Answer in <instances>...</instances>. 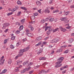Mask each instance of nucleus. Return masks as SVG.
I'll return each instance as SVG.
<instances>
[{"mask_svg": "<svg viewBox=\"0 0 74 74\" xmlns=\"http://www.w3.org/2000/svg\"><path fill=\"white\" fill-rule=\"evenodd\" d=\"M64 58L63 57H60L58 59V62L56 63V64H59L62 63Z\"/></svg>", "mask_w": 74, "mask_h": 74, "instance_id": "f257e3e1", "label": "nucleus"}, {"mask_svg": "<svg viewBox=\"0 0 74 74\" xmlns=\"http://www.w3.org/2000/svg\"><path fill=\"white\" fill-rule=\"evenodd\" d=\"M59 41V38H56L51 40V43H56Z\"/></svg>", "mask_w": 74, "mask_h": 74, "instance_id": "f03ea898", "label": "nucleus"}, {"mask_svg": "<svg viewBox=\"0 0 74 74\" xmlns=\"http://www.w3.org/2000/svg\"><path fill=\"white\" fill-rule=\"evenodd\" d=\"M24 52H25L24 49L20 50L18 55L19 56H22L23 55V53Z\"/></svg>", "mask_w": 74, "mask_h": 74, "instance_id": "7ed1b4c3", "label": "nucleus"}, {"mask_svg": "<svg viewBox=\"0 0 74 74\" xmlns=\"http://www.w3.org/2000/svg\"><path fill=\"white\" fill-rule=\"evenodd\" d=\"M59 28L60 30H61V31L63 32H66V31H67V29L64 28L62 27H60Z\"/></svg>", "mask_w": 74, "mask_h": 74, "instance_id": "20e7f679", "label": "nucleus"}, {"mask_svg": "<svg viewBox=\"0 0 74 74\" xmlns=\"http://www.w3.org/2000/svg\"><path fill=\"white\" fill-rule=\"evenodd\" d=\"M31 69V67L30 66H29L28 68H26L24 69L23 70L25 71V72H26L27 71H28L29 70H30Z\"/></svg>", "mask_w": 74, "mask_h": 74, "instance_id": "39448f33", "label": "nucleus"}, {"mask_svg": "<svg viewBox=\"0 0 74 74\" xmlns=\"http://www.w3.org/2000/svg\"><path fill=\"white\" fill-rule=\"evenodd\" d=\"M42 51H43V50L42 49H40L39 51L37 53V54L38 55H40V53H41L42 52Z\"/></svg>", "mask_w": 74, "mask_h": 74, "instance_id": "423d86ee", "label": "nucleus"}, {"mask_svg": "<svg viewBox=\"0 0 74 74\" xmlns=\"http://www.w3.org/2000/svg\"><path fill=\"white\" fill-rule=\"evenodd\" d=\"M42 38V37H41L40 36L37 38L36 39V40L37 41H40V40H41Z\"/></svg>", "mask_w": 74, "mask_h": 74, "instance_id": "0eeeda50", "label": "nucleus"}, {"mask_svg": "<svg viewBox=\"0 0 74 74\" xmlns=\"http://www.w3.org/2000/svg\"><path fill=\"white\" fill-rule=\"evenodd\" d=\"M52 29L51 28L50 29H49V30L47 32V34H48V35H49L50 34H51V31H52Z\"/></svg>", "mask_w": 74, "mask_h": 74, "instance_id": "6e6552de", "label": "nucleus"}, {"mask_svg": "<svg viewBox=\"0 0 74 74\" xmlns=\"http://www.w3.org/2000/svg\"><path fill=\"white\" fill-rule=\"evenodd\" d=\"M52 27L49 26V27H47L45 28V31H47V30L48 29V30H49V29H51Z\"/></svg>", "mask_w": 74, "mask_h": 74, "instance_id": "1a4fd4ad", "label": "nucleus"}, {"mask_svg": "<svg viewBox=\"0 0 74 74\" xmlns=\"http://www.w3.org/2000/svg\"><path fill=\"white\" fill-rule=\"evenodd\" d=\"M42 72H44L45 73H47L49 72V70L47 71H45V70H43V71H40V73H42Z\"/></svg>", "mask_w": 74, "mask_h": 74, "instance_id": "9d476101", "label": "nucleus"}, {"mask_svg": "<svg viewBox=\"0 0 74 74\" xmlns=\"http://www.w3.org/2000/svg\"><path fill=\"white\" fill-rule=\"evenodd\" d=\"M23 25H21L20 26L19 28V31H21L22 30H23Z\"/></svg>", "mask_w": 74, "mask_h": 74, "instance_id": "9b49d317", "label": "nucleus"}, {"mask_svg": "<svg viewBox=\"0 0 74 74\" xmlns=\"http://www.w3.org/2000/svg\"><path fill=\"white\" fill-rule=\"evenodd\" d=\"M59 29L57 28L54 30L53 31V33H55V32H57V31H59Z\"/></svg>", "mask_w": 74, "mask_h": 74, "instance_id": "f8f14e48", "label": "nucleus"}, {"mask_svg": "<svg viewBox=\"0 0 74 74\" xmlns=\"http://www.w3.org/2000/svg\"><path fill=\"white\" fill-rule=\"evenodd\" d=\"M36 4L38 5H40L41 4V3L40 1L36 2Z\"/></svg>", "mask_w": 74, "mask_h": 74, "instance_id": "ddd939ff", "label": "nucleus"}, {"mask_svg": "<svg viewBox=\"0 0 74 74\" xmlns=\"http://www.w3.org/2000/svg\"><path fill=\"white\" fill-rule=\"evenodd\" d=\"M8 64H10L12 63V60L10 59H9L8 60Z\"/></svg>", "mask_w": 74, "mask_h": 74, "instance_id": "4468645a", "label": "nucleus"}, {"mask_svg": "<svg viewBox=\"0 0 74 74\" xmlns=\"http://www.w3.org/2000/svg\"><path fill=\"white\" fill-rule=\"evenodd\" d=\"M3 25L6 27V26H10V24L8 23H5L3 24Z\"/></svg>", "mask_w": 74, "mask_h": 74, "instance_id": "2eb2a0df", "label": "nucleus"}, {"mask_svg": "<svg viewBox=\"0 0 74 74\" xmlns=\"http://www.w3.org/2000/svg\"><path fill=\"white\" fill-rule=\"evenodd\" d=\"M44 12H47L48 13H49V12H50V11L48 10L47 8H46L45 10H44Z\"/></svg>", "mask_w": 74, "mask_h": 74, "instance_id": "dca6fc26", "label": "nucleus"}, {"mask_svg": "<svg viewBox=\"0 0 74 74\" xmlns=\"http://www.w3.org/2000/svg\"><path fill=\"white\" fill-rule=\"evenodd\" d=\"M60 20H61L62 21H66V17H62L61 18Z\"/></svg>", "mask_w": 74, "mask_h": 74, "instance_id": "f3484780", "label": "nucleus"}, {"mask_svg": "<svg viewBox=\"0 0 74 74\" xmlns=\"http://www.w3.org/2000/svg\"><path fill=\"white\" fill-rule=\"evenodd\" d=\"M34 28L32 27H31L30 28H29V31L31 32V31H33Z\"/></svg>", "mask_w": 74, "mask_h": 74, "instance_id": "a211bd4d", "label": "nucleus"}, {"mask_svg": "<svg viewBox=\"0 0 74 74\" xmlns=\"http://www.w3.org/2000/svg\"><path fill=\"white\" fill-rule=\"evenodd\" d=\"M4 58V57L3 56L1 57V58H0V60H1V61H3V60H4V61H5V60L3 59Z\"/></svg>", "mask_w": 74, "mask_h": 74, "instance_id": "6ab92c4d", "label": "nucleus"}, {"mask_svg": "<svg viewBox=\"0 0 74 74\" xmlns=\"http://www.w3.org/2000/svg\"><path fill=\"white\" fill-rule=\"evenodd\" d=\"M29 48L30 47H27V48L25 49H24L25 50V51H28L29 49Z\"/></svg>", "mask_w": 74, "mask_h": 74, "instance_id": "aec40b11", "label": "nucleus"}, {"mask_svg": "<svg viewBox=\"0 0 74 74\" xmlns=\"http://www.w3.org/2000/svg\"><path fill=\"white\" fill-rule=\"evenodd\" d=\"M22 62V61L18 60L17 61V64H21Z\"/></svg>", "mask_w": 74, "mask_h": 74, "instance_id": "412c9836", "label": "nucleus"}, {"mask_svg": "<svg viewBox=\"0 0 74 74\" xmlns=\"http://www.w3.org/2000/svg\"><path fill=\"white\" fill-rule=\"evenodd\" d=\"M25 19L21 20V22L22 23H23L25 22Z\"/></svg>", "mask_w": 74, "mask_h": 74, "instance_id": "4be33fe9", "label": "nucleus"}, {"mask_svg": "<svg viewBox=\"0 0 74 74\" xmlns=\"http://www.w3.org/2000/svg\"><path fill=\"white\" fill-rule=\"evenodd\" d=\"M41 42H39V43H38V44H36L35 45V46H36V47H38V46H39V45H41Z\"/></svg>", "mask_w": 74, "mask_h": 74, "instance_id": "5701e85b", "label": "nucleus"}, {"mask_svg": "<svg viewBox=\"0 0 74 74\" xmlns=\"http://www.w3.org/2000/svg\"><path fill=\"white\" fill-rule=\"evenodd\" d=\"M45 57H40L39 58V60H45Z\"/></svg>", "mask_w": 74, "mask_h": 74, "instance_id": "b1692460", "label": "nucleus"}, {"mask_svg": "<svg viewBox=\"0 0 74 74\" xmlns=\"http://www.w3.org/2000/svg\"><path fill=\"white\" fill-rule=\"evenodd\" d=\"M73 41V39L71 38L69 39V42L71 43Z\"/></svg>", "mask_w": 74, "mask_h": 74, "instance_id": "393cba45", "label": "nucleus"}, {"mask_svg": "<svg viewBox=\"0 0 74 74\" xmlns=\"http://www.w3.org/2000/svg\"><path fill=\"white\" fill-rule=\"evenodd\" d=\"M49 21L51 22H52L53 21H54V18H51L49 20Z\"/></svg>", "mask_w": 74, "mask_h": 74, "instance_id": "a878e982", "label": "nucleus"}, {"mask_svg": "<svg viewBox=\"0 0 74 74\" xmlns=\"http://www.w3.org/2000/svg\"><path fill=\"white\" fill-rule=\"evenodd\" d=\"M27 64H28V61H26L23 63V65L24 66V65H26Z\"/></svg>", "mask_w": 74, "mask_h": 74, "instance_id": "bb28decb", "label": "nucleus"}, {"mask_svg": "<svg viewBox=\"0 0 74 74\" xmlns=\"http://www.w3.org/2000/svg\"><path fill=\"white\" fill-rule=\"evenodd\" d=\"M17 4H18V5H21V4H22V3H21V1H18L17 2Z\"/></svg>", "mask_w": 74, "mask_h": 74, "instance_id": "cd10ccee", "label": "nucleus"}, {"mask_svg": "<svg viewBox=\"0 0 74 74\" xmlns=\"http://www.w3.org/2000/svg\"><path fill=\"white\" fill-rule=\"evenodd\" d=\"M7 70L6 69H5L2 71V73L3 74V73H6L7 72Z\"/></svg>", "mask_w": 74, "mask_h": 74, "instance_id": "c85d7f7f", "label": "nucleus"}, {"mask_svg": "<svg viewBox=\"0 0 74 74\" xmlns=\"http://www.w3.org/2000/svg\"><path fill=\"white\" fill-rule=\"evenodd\" d=\"M62 51V49H59L57 51V52H61Z\"/></svg>", "mask_w": 74, "mask_h": 74, "instance_id": "c756f323", "label": "nucleus"}, {"mask_svg": "<svg viewBox=\"0 0 74 74\" xmlns=\"http://www.w3.org/2000/svg\"><path fill=\"white\" fill-rule=\"evenodd\" d=\"M21 44V42H17L16 44V45L17 47H18V46L19 45H20Z\"/></svg>", "mask_w": 74, "mask_h": 74, "instance_id": "7c9ffc66", "label": "nucleus"}, {"mask_svg": "<svg viewBox=\"0 0 74 74\" xmlns=\"http://www.w3.org/2000/svg\"><path fill=\"white\" fill-rule=\"evenodd\" d=\"M16 11V9H15V8L12 9V12H14V11Z\"/></svg>", "mask_w": 74, "mask_h": 74, "instance_id": "2f4dec72", "label": "nucleus"}, {"mask_svg": "<svg viewBox=\"0 0 74 74\" xmlns=\"http://www.w3.org/2000/svg\"><path fill=\"white\" fill-rule=\"evenodd\" d=\"M10 48H11V49H14V46L12 45H10Z\"/></svg>", "mask_w": 74, "mask_h": 74, "instance_id": "473e14b6", "label": "nucleus"}, {"mask_svg": "<svg viewBox=\"0 0 74 74\" xmlns=\"http://www.w3.org/2000/svg\"><path fill=\"white\" fill-rule=\"evenodd\" d=\"M21 8L22 10H26V8L25 7H21Z\"/></svg>", "mask_w": 74, "mask_h": 74, "instance_id": "72a5a7b5", "label": "nucleus"}, {"mask_svg": "<svg viewBox=\"0 0 74 74\" xmlns=\"http://www.w3.org/2000/svg\"><path fill=\"white\" fill-rule=\"evenodd\" d=\"M15 38V36H12L11 37L12 40H14Z\"/></svg>", "mask_w": 74, "mask_h": 74, "instance_id": "f704fd0d", "label": "nucleus"}, {"mask_svg": "<svg viewBox=\"0 0 74 74\" xmlns=\"http://www.w3.org/2000/svg\"><path fill=\"white\" fill-rule=\"evenodd\" d=\"M34 19H35V16H32L31 17V19L32 20H34Z\"/></svg>", "mask_w": 74, "mask_h": 74, "instance_id": "c9c22d12", "label": "nucleus"}, {"mask_svg": "<svg viewBox=\"0 0 74 74\" xmlns=\"http://www.w3.org/2000/svg\"><path fill=\"white\" fill-rule=\"evenodd\" d=\"M27 35L28 37H31V33H27Z\"/></svg>", "mask_w": 74, "mask_h": 74, "instance_id": "e433bc0d", "label": "nucleus"}, {"mask_svg": "<svg viewBox=\"0 0 74 74\" xmlns=\"http://www.w3.org/2000/svg\"><path fill=\"white\" fill-rule=\"evenodd\" d=\"M55 53V51H51V53H50V55H53Z\"/></svg>", "mask_w": 74, "mask_h": 74, "instance_id": "4c0bfd02", "label": "nucleus"}, {"mask_svg": "<svg viewBox=\"0 0 74 74\" xmlns=\"http://www.w3.org/2000/svg\"><path fill=\"white\" fill-rule=\"evenodd\" d=\"M33 63L32 62H30L28 63V66H31L33 64Z\"/></svg>", "mask_w": 74, "mask_h": 74, "instance_id": "58836bf2", "label": "nucleus"}, {"mask_svg": "<svg viewBox=\"0 0 74 74\" xmlns=\"http://www.w3.org/2000/svg\"><path fill=\"white\" fill-rule=\"evenodd\" d=\"M25 31L26 32H27V33H28L30 32V30H29L28 29H25Z\"/></svg>", "mask_w": 74, "mask_h": 74, "instance_id": "ea45409f", "label": "nucleus"}, {"mask_svg": "<svg viewBox=\"0 0 74 74\" xmlns=\"http://www.w3.org/2000/svg\"><path fill=\"white\" fill-rule=\"evenodd\" d=\"M59 12V10H57L56 11L53 12V13H55V12Z\"/></svg>", "mask_w": 74, "mask_h": 74, "instance_id": "a19ab883", "label": "nucleus"}, {"mask_svg": "<svg viewBox=\"0 0 74 74\" xmlns=\"http://www.w3.org/2000/svg\"><path fill=\"white\" fill-rule=\"evenodd\" d=\"M8 40V39H6L5 40L4 42V44H6V43H7V41Z\"/></svg>", "mask_w": 74, "mask_h": 74, "instance_id": "79ce46f5", "label": "nucleus"}, {"mask_svg": "<svg viewBox=\"0 0 74 74\" xmlns=\"http://www.w3.org/2000/svg\"><path fill=\"white\" fill-rule=\"evenodd\" d=\"M21 11L19 12L17 14V16H19V15H21Z\"/></svg>", "mask_w": 74, "mask_h": 74, "instance_id": "37998d69", "label": "nucleus"}, {"mask_svg": "<svg viewBox=\"0 0 74 74\" xmlns=\"http://www.w3.org/2000/svg\"><path fill=\"white\" fill-rule=\"evenodd\" d=\"M34 15H35V16H37L38 15V13H34Z\"/></svg>", "mask_w": 74, "mask_h": 74, "instance_id": "c03bdc74", "label": "nucleus"}, {"mask_svg": "<svg viewBox=\"0 0 74 74\" xmlns=\"http://www.w3.org/2000/svg\"><path fill=\"white\" fill-rule=\"evenodd\" d=\"M45 21L44 20H41V23H44V22H45Z\"/></svg>", "mask_w": 74, "mask_h": 74, "instance_id": "a18cd8bd", "label": "nucleus"}, {"mask_svg": "<svg viewBox=\"0 0 74 74\" xmlns=\"http://www.w3.org/2000/svg\"><path fill=\"white\" fill-rule=\"evenodd\" d=\"M71 27V26H69V27H66V29H70V28Z\"/></svg>", "mask_w": 74, "mask_h": 74, "instance_id": "49530a36", "label": "nucleus"}, {"mask_svg": "<svg viewBox=\"0 0 74 74\" xmlns=\"http://www.w3.org/2000/svg\"><path fill=\"white\" fill-rule=\"evenodd\" d=\"M47 42H42V44H43V45H45V44H47Z\"/></svg>", "mask_w": 74, "mask_h": 74, "instance_id": "de8ad7c7", "label": "nucleus"}, {"mask_svg": "<svg viewBox=\"0 0 74 74\" xmlns=\"http://www.w3.org/2000/svg\"><path fill=\"white\" fill-rule=\"evenodd\" d=\"M20 33V31H19L18 30H17V31H16V34H19Z\"/></svg>", "mask_w": 74, "mask_h": 74, "instance_id": "09e8293b", "label": "nucleus"}, {"mask_svg": "<svg viewBox=\"0 0 74 74\" xmlns=\"http://www.w3.org/2000/svg\"><path fill=\"white\" fill-rule=\"evenodd\" d=\"M25 41H26V39L25 38L24 39H23L22 40V41L23 42H25Z\"/></svg>", "mask_w": 74, "mask_h": 74, "instance_id": "8fccbe9b", "label": "nucleus"}, {"mask_svg": "<svg viewBox=\"0 0 74 74\" xmlns=\"http://www.w3.org/2000/svg\"><path fill=\"white\" fill-rule=\"evenodd\" d=\"M12 14V12L9 13L8 14V16H10V15Z\"/></svg>", "mask_w": 74, "mask_h": 74, "instance_id": "3c124183", "label": "nucleus"}, {"mask_svg": "<svg viewBox=\"0 0 74 74\" xmlns=\"http://www.w3.org/2000/svg\"><path fill=\"white\" fill-rule=\"evenodd\" d=\"M3 27H2L3 29H5V27H6L4 24H3Z\"/></svg>", "mask_w": 74, "mask_h": 74, "instance_id": "603ef678", "label": "nucleus"}, {"mask_svg": "<svg viewBox=\"0 0 74 74\" xmlns=\"http://www.w3.org/2000/svg\"><path fill=\"white\" fill-rule=\"evenodd\" d=\"M33 71H29V74H32V73H33Z\"/></svg>", "mask_w": 74, "mask_h": 74, "instance_id": "864d4df0", "label": "nucleus"}, {"mask_svg": "<svg viewBox=\"0 0 74 74\" xmlns=\"http://www.w3.org/2000/svg\"><path fill=\"white\" fill-rule=\"evenodd\" d=\"M64 67H62V68H61L60 69V70H61V71H62V70H64Z\"/></svg>", "mask_w": 74, "mask_h": 74, "instance_id": "5fc2aeb1", "label": "nucleus"}, {"mask_svg": "<svg viewBox=\"0 0 74 74\" xmlns=\"http://www.w3.org/2000/svg\"><path fill=\"white\" fill-rule=\"evenodd\" d=\"M8 29H6L4 31V32L5 33H6L7 32H8Z\"/></svg>", "mask_w": 74, "mask_h": 74, "instance_id": "6e6d98bb", "label": "nucleus"}, {"mask_svg": "<svg viewBox=\"0 0 74 74\" xmlns=\"http://www.w3.org/2000/svg\"><path fill=\"white\" fill-rule=\"evenodd\" d=\"M49 38V37H46L45 38L44 40H47Z\"/></svg>", "mask_w": 74, "mask_h": 74, "instance_id": "4d7b16f0", "label": "nucleus"}, {"mask_svg": "<svg viewBox=\"0 0 74 74\" xmlns=\"http://www.w3.org/2000/svg\"><path fill=\"white\" fill-rule=\"evenodd\" d=\"M20 56H19V54H18V56H17L16 57L15 59H18V57H20Z\"/></svg>", "mask_w": 74, "mask_h": 74, "instance_id": "13d9d810", "label": "nucleus"}, {"mask_svg": "<svg viewBox=\"0 0 74 74\" xmlns=\"http://www.w3.org/2000/svg\"><path fill=\"white\" fill-rule=\"evenodd\" d=\"M41 9H40L38 11V12H39V13L40 14H41Z\"/></svg>", "mask_w": 74, "mask_h": 74, "instance_id": "bf43d9fd", "label": "nucleus"}, {"mask_svg": "<svg viewBox=\"0 0 74 74\" xmlns=\"http://www.w3.org/2000/svg\"><path fill=\"white\" fill-rule=\"evenodd\" d=\"M66 73V71H63L62 72V74H64V73Z\"/></svg>", "mask_w": 74, "mask_h": 74, "instance_id": "052dcab7", "label": "nucleus"}, {"mask_svg": "<svg viewBox=\"0 0 74 74\" xmlns=\"http://www.w3.org/2000/svg\"><path fill=\"white\" fill-rule=\"evenodd\" d=\"M25 72L24 71V70H23V71H22L21 72V74H22L23 73H25Z\"/></svg>", "mask_w": 74, "mask_h": 74, "instance_id": "680f3d73", "label": "nucleus"}, {"mask_svg": "<svg viewBox=\"0 0 74 74\" xmlns=\"http://www.w3.org/2000/svg\"><path fill=\"white\" fill-rule=\"evenodd\" d=\"M64 52L65 53H67L69 52V51H68V50H66Z\"/></svg>", "mask_w": 74, "mask_h": 74, "instance_id": "e2e57ef3", "label": "nucleus"}, {"mask_svg": "<svg viewBox=\"0 0 74 74\" xmlns=\"http://www.w3.org/2000/svg\"><path fill=\"white\" fill-rule=\"evenodd\" d=\"M71 36H73V37H74V33H72L71 34Z\"/></svg>", "mask_w": 74, "mask_h": 74, "instance_id": "0e129e2a", "label": "nucleus"}, {"mask_svg": "<svg viewBox=\"0 0 74 74\" xmlns=\"http://www.w3.org/2000/svg\"><path fill=\"white\" fill-rule=\"evenodd\" d=\"M58 65V64H56V65H55V67H56V68L58 67H59V66Z\"/></svg>", "mask_w": 74, "mask_h": 74, "instance_id": "69168bd1", "label": "nucleus"}, {"mask_svg": "<svg viewBox=\"0 0 74 74\" xmlns=\"http://www.w3.org/2000/svg\"><path fill=\"white\" fill-rule=\"evenodd\" d=\"M68 67V66H67L66 65V66H65L64 67V69H67V68Z\"/></svg>", "mask_w": 74, "mask_h": 74, "instance_id": "338daca9", "label": "nucleus"}, {"mask_svg": "<svg viewBox=\"0 0 74 74\" xmlns=\"http://www.w3.org/2000/svg\"><path fill=\"white\" fill-rule=\"evenodd\" d=\"M71 8H74V5H72L71 6Z\"/></svg>", "mask_w": 74, "mask_h": 74, "instance_id": "774afa93", "label": "nucleus"}]
</instances>
